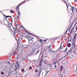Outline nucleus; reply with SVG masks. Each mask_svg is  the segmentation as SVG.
<instances>
[{
	"label": "nucleus",
	"mask_w": 77,
	"mask_h": 77,
	"mask_svg": "<svg viewBox=\"0 0 77 77\" xmlns=\"http://www.w3.org/2000/svg\"><path fill=\"white\" fill-rule=\"evenodd\" d=\"M73 48H70V50H69L68 52L67 53V54H68L69 53L71 52L70 54H69V57H70V58H72V55H71V53L72 52V50Z\"/></svg>",
	"instance_id": "obj_1"
},
{
	"label": "nucleus",
	"mask_w": 77,
	"mask_h": 77,
	"mask_svg": "<svg viewBox=\"0 0 77 77\" xmlns=\"http://www.w3.org/2000/svg\"><path fill=\"white\" fill-rule=\"evenodd\" d=\"M16 70H16V69H15L14 70V69H13V68H11L9 71V73L11 74V73H12V72H14V71H16V72L17 73V72L16 71Z\"/></svg>",
	"instance_id": "obj_2"
},
{
	"label": "nucleus",
	"mask_w": 77,
	"mask_h": 77,
	"mask_svg": "<svg viewBox=\"0 0 77 77\" xmlns=\"http://www.w3.org/2000/svg\"><path fill=\"white\" fill-rule=\"evenodd\" d=\"M26 2L25 1H23L22 2V3H20V4L19 5L17 6L16 8V9L17 11H18V9H19V7L20 5H23V3H24Z\"/></svg>",
	"instance_id": "obj_3"
},
{
	"label": "nucleus",
	"mask_w": 77,
	"mask_h": 77,
	"mask_svg": "<svg viewBox=\"0 0 77 77\" xmlns=\"http://www.w3.org/2000/svg\"><path fill=\"white\" fill-rule=\"evenodd\" d=\"M33 45H34L35 47L36 48L38 49H39V46H38V45H37V43L36 42H34L33 44Z\"/></svg>",
	"instance_id": "obj_4"
},
{
	"label": "nucleus",
	"mask_w": 77,
	"mask_h": 77,
	"mask_svg": "<svg viewBox=\"0 0 77 77\" xmlns=\"http://www.w3.org/2000/svg\"><path fill=\"white\" fill-rule=\"evenodd\" d=\"M35 51L34 50H33L32 52L30 54V56H34V54L35 53Z\"/></svg>",
	"instance_id": "obj_5"
},
{
	"label": "nucleus",
	"mask_w": 77,
	"mask_h": 77,
	"mask_svg": "<svg viewBox=\"0 0 77 77\" xmlns=\"http://www.w3.org/2000/svg\"><path fill=\"white\" fill-rule=\"evenodd\" d=\"M21 27H22V28H23V29H24V30H25V32H27V33H28V34H31V35H33V34H32L31 33H30V32H29L28 31H26V29H25V28H24V27H23V26H21Z\"/></svg>",
	"instance_id": "obj_6"
},
{
	"label": "nucleus",
	"mask_w": 77,
	"mask_h": 77,
	"mask_svg": "<svg viewBox=\"0 0 77 77\" xmlns=\"http://www.w3.org/2000/svg\"><path fill=\"white\" fill-rule=\"evenodd\" d=\"M76 37H77V36H76V34H75V35L74 36V38L73 39V41L72 42H75V39Z\"/></svg>",
	"instance_id": "obj_7"
},
{
	"label": "nucleus",
	"mask_w": 77,
	"mask_h": 77,
	"mask_svg": "<svg viewBox=\"0 0 77 77\" xmlns=\"http://www.w3.org/2000/svg\"><path fill=\"white\" fill-rule=\"evenodd\" d=\"M16 65L17 66V64ZM17 65L16 66V69H18V68H19V66H20V64H18V62H17Z\"/></svg>",
	"instance_id": "obj_8"
},
{
	"label": "nucleus",
	"mask_w": 77,
	"mask_h": 77,
	"mask_svg": "<svg viewBox=\"0 0 77 77\" xmlns=\"http://www.w3.org/2000/svg\"><path fill=\"white\" fill-rule=\"evenodd\" d=\"M42 61H40L38 66H42Z\"/></svg>",
	"instance_id": "obj_9"
},
{
	"label": "nucleus",
	"mask_w": 77,
	"mask_h": 77,
	"mask_svg": "<svg viewBox=\"0 0 77 77\" xmlns=\"http://www.w3.org/2000/svg\"><path fill=\"white\" fill-rule=\"evenodd\" d=\"M42 70H39V71L38 74H39V76H38V77H39V76H40V75L41 74V72H42Z\"/></svg>",
	"instance_id": "obj_10"
},
{
	"label": "nucleus",
	"mask_w": 77,
	"mask_h": 77,
	"mask_svg": "<svg viewBox=\"0 0 77 77\" xmlns=\"http://www.w3.org/2000/svg\"><path fill=\"white\" fill-rule=\"evenodd\" d=\"M17 30V29L16 28L15 29H14V36H15V33H16V32H17V31H16V30Z\"/></svg>",
	"instance_id": "obj_11"
},
{
	"label": "nucleus",
	"mask_w": 77,
	"mask_h": 77,
	"mask_svg": "<svg viewBox=\"0 0 77 77\" xmlns=\"http://www.w3.org/2000/svg\"><path fill=\"white\" fill-rule=\"evenodd\" d=\"M71 8H71L70 9H71V10H72V11L74 12V10H75V8H74V7L72 6H71Z\"/></svg>",
	"instance_id": "obj_12"
},
{
	"label": "nucleus",
	"mask_w": 77,
	"mask_h": 77,
	"mask_svg": "<svg viewBox=\"0 0 77 77\" xmlns=\"http://www.w3.org/2000/svg\"><path fill=\"white\" fill-rule=\"evenodd\" d=\"M71 45L69 43L67 44V47H70Z\"/></svg>",
	"instance_id": "obj_13"
},
{
	"label": "nucleus",
	"mask_w": 77,
	"mask_h": 77,
	"mask_svg": "<svg viewBox=\"0 0 77 77\" xmlns=\"http://www.w3.org/2000/svg\"><path fill=\"white\" fill-rule=\"evenodd\" d=\"M71 27H70V29H68V30H69V31L70 32V35H71V33H72V31L70 32V30H71Z\"/></svg>",
	"instance_id": "obj_14"
},
{
	"label": "nucleus",
	"mask_w": 77,
	"mask_h": 77,
	"mask_svg": "<svg viewBox=\"0 0 77 77\" xmlns=\"http://www.w3.org/2000/svg\"><path fill=\"white\" fill-rule=\"evenodd\" d=\"M46 48H48V50H50V46H46Z\"/></svg>",
	"instance_id": "obj_15"
},
{
	"label": "nucleus",
	"mask_w": 77,
	"mask_h": 77,
	"mask_svg": "<svg viewBox=\"0 0 77 77\" xmlns=\"http://www.w3.org/2000/svg\"><path fill=\"white\" fill-rule=\"evenodd\" d=\"M39 50H38V51L36 52V53L34 54V55H36V54H38V53H39Z\"/></svg>",
	"instance_id": "obj_16"
},
{
	"label": "nucleus",
	"mask_w": 77,
	"mask_h": 77,
	"mask_svg": "<svg viewBox=\"0 0 77 77\" xmlns=\"http://www.w3.org/2000/svg\"><path fill=\"white\" fill-rule=\"evenodd\" d=\"M77 50H76L75 49L74 51H73V53H74L76 54H77Z\"/></svg>",
	"instance_id": "obj_17"
},
{
	"label": "nucleus",
	"mask_w": 77,
	"mask_h": 77,
	"mask_svg": "<svg viewBox=\"0 0 77 77\" xmlns=\"http://www.w3.org/2000/svg\"><path fill=\"white\" fill-rule=\"evenodd\" d=\"M63 69V66H60V71H62V69Z\"/></svg>",
	"instance_id": "obj_18"
},
{
	"label": "nucleus",
	"mask_w": 77,
	"mask_h": 77,
	"mask_svg": "<svg viewBox=\"0 0 77 77\" xmlns=\"http://www.w3.org/2000/svg\"><path fill=\"white\" fill-rule=\"evenodd\" d=\"M61 48H62V43H61V44L60 47L58 49V50H59V49H61Z\"/></svg>",
	"instance_id": "obj_19"
},
{
	"label": "nucleus",
	"mask_w": 77,
	"mask_h": 77,
	"mask_svg": "<svg viewBox=\"0 0 77 77\" xmlns=\"http://www.w3.org/2000/svg\"><path fill=\"white\" fill-rule=\"evenodd\" d=\"M5 17L6 18H8V17H11H11L9 16H5Z\"/></svg>",
	"instance_id": "obj_20"
},
{
	"label": "nucleus",
	"mask_w": 77,
	"mask_h": 77,
	"mask_svg": "<svg viewBox=\"0 0 77 77\" xmlns=\"http://www.w3.org/2000/svg\"><path fill=\"white\" fill-rule=\"evenodd\" d=\"M52 51V50L50 49L49 50V52H51V53Z\"/></svg>",
	"instance_id": "obj_21"
},
{
	"label": "nucleus",
	"mask_w": 77,
	"mask_h": 77,
	"mask_svg": "<svg viewBox=\"0 0 77 77\" xmlns=\"http://www.w3.org/2000/svg\"><path fill=\"white\" fill-rule=\"evenodd\" d=\"M54 64L55 65V67L56 68V63L54 62Z\"/></svg>",
	"instance_id": "obj_22"
},
{
	"label": "nucleus",
	"mask_w": 77,
	"mask_h": 77,
	"mask_svg": "<svg viewBox=\"0 0 77 77\" xmlns=\"http://www.w3.org/2000/svg\"><path fill=\"white\" fill-rule=\"evenodd\" d=\"M58 77H63V75H60Z\"/></svg>",
	"instance_id": "obj_23"
},
{
	"label": "nucleus",
	"mask_w": 77,
	"mask_h": 77,
	"mask_svg": "<svg viewBox=\"0 0 77 77\" xmlns=\"http://www.w3.org/2000/svg\"><path fill=\"white\" fill-rule=\"evenodd\" d=\"M21 71H22V72H24V71H25V70H24V69H23Z\"/></svg>",
	"instance_id": "obj_24"
},
{
	"label": "nucleus",
	"mask_w": 77,
	"mask_h": 77,
	"mask_svg": "<svg viewBox=\"0 0 77 77\" xmlns=\"http://www.w3.org/2000/svg\"><path fill=\"white\" fill-rule=\"evenodd\" d=\"M1 74L2 75H3V74H4V72H2V71H1Z\"/></svg>",
	"instance_id": "obj_25"
},
{
	"label": "nucleus",
	"mask_w": 77,
	"mask_h": 77,
	"mask_svg": "<svg viewBox=\"0 0 77 77\" xmlns=\"http://www.w3.org/2000/svg\"><path fill=\"white\" fill-rule=\"evenodd\" d=\"M54 52H55V51H52V52H51V53H54Z\"/></svg>",
	"instance_id": "obj_26"
},
{
	"label": "nucleus",
	"mask_w": 77,
	"mask_h": 77,
	"mask_svg": "<svg viewBox=\"0 0 77 77\" xmlns=\"http://www.w3.org/2000/svg\"><path fill=\"white\" fill-rule=\"evenodd\" d=\"M49 71H48V72H47L46 73V75H45V76L44 77H45V76H46V75H47V74H48V73L49 72Z\"/></svg>",
	"instance_id": "obj_27"
},
{
	"label": "nucleus",
	"mask_w": 77,
	"mask_h": 77,
	"mask_svg": "<svg viewBox=\"0 0 77 77\" xmlns=\"http://www.w3.org/2000/svg\"><path fill=\"white\" fill-rule=\"evenodd\" d=\"M40 40V41H39V42H42V40H41V38H39Z\"/></svg>",
	"instance_id": "obj_28"
},
{
	"label": "nucleus",
	"mask_w": 77,
	"mask_h": 77,
	"mask_svg": "<svg viewBox=\"0 0 77 77\" xmlns=\"http://www.w3.org/2000/svg\"><path fill=\"white\" fill-rule=\"evenodd\" d=\"M38 69H36L35 71V72H38Z\"/></svg>",
	"instance_id": "obj_29"
},
{
	"label": "nucleus",
	"mask_w": 77,
	"mask_h": 77,
	"mask_svg": "<svg viewBox=\"0 0 77 77\" xmlns=\"http://www.w3.org/2000/svg\"><path fill=\"white\" fill-rule=\"evenodd\" d=\"M71 26H72V25H73V24H74V22H72V23H71Z\"/></svg>",
	"instance_id": "obj_30"
},
{
	"label": "nucleus",
	"mask_w": 77,
	"mask_h": 77,
	"mask_svg": "<svg viewBox=\"0 0 77 77\" xmlns=\"http://www.w3.org/2000/svg\"><path fill=\"white\" fill-rule=\"evenodd\" d=\"M10 12H11V13H14V11H13L12 10L10 11Z\"/></svg>",
	"instance_id": "obj_31"
},
{
	"label": "nucleus",
	"mask_w": 77,
	"mask_h": 77,
	"mask_svg": "<svg viewBox=\"0 0 77 77\" xmlns=\"http://www.w3.org/2000/svg\"><path fill=\"white\" fill-rule=\"evenodd\" d=\"M75 11H76V12L77 13V9H76V8H75Z\"/></svg>",
	"instance_id": "obj_32"
},
{
	"label": "nucleus",
	"mask_w": 77,
	"mask_h": 77,
	"mask_svg": "<svg viewBox=\"0 0 77 77\" xmlns=\"http://www.w3.org/2000/svg\"><path fill=\"white\" fill-rule=\"evenodd\" d=\"M29 69H32V67L30 66L29 67Z\"/></svg>",
	"instance_id": "obj_33"
},
{
	"label": "nucleus",
	"mask_w": 77,
	"mask_h": 77,
	"mask_svg": "<svg viewBox=\"0 0 77 77\" xmlns=\"http://www.w3.org/2000/svg\"><path fill=\"white\" fill-rule=\"evenodd\" d=\"M18 16H19V15H20V12H18Z\"/></svg>",
	"instance_id": "obj_34"
},
{
	"label": "nucleus",
	"mask_w": 77,
	"mask_h": 77,
	"mask_svg": "<svg viewBox=\"0 0 77 77\" xmlns=\"http://www.w3.org/2000/svg\"><path fill=\"white\" fill-rule=\"evenodd\" d=\"M71 34H70V35L69 36V37H68V42L69 41H68V39H69V36H70V35H71Z\"/></svg>",
	"instance_id": "obj_35"
},
{
	"label": "nucleus",
	"mask_w": 77,
	"mask_h": 77,
	"mask_svg": "<svg viewBox=\"0 0 77 77\" xmlns=\"http://www.w3.org/2000/svg\"><path fill=\"white\" fill-rule=\"evenodd\" d=\"M5 18V20H6V21H7V18L4 17V18Z\"/></svg>",
	"instance_id": "obj_36"
},
{
	"label": "nucleus",
	"mask_w": 77,
	"mask_h": 77,
	"mask_svg": "<svg viewBox=\"0 0 77 77\" xmlns=\"http://www.w3.org/2000/svg\"><path fill=\"white\" fill-rule=\"evenodd\" d=\"M16 26L17 27V26H18V23H16Z\"/></svg>",
	"instance_id": "obj_37"
},
{
	"label": "nucleus",
	"mask_w": 77,
	"mask_h": 77,
	"mask_svg": "<svg viewBox=\"0 0 77 77\" xmlns=\"http://www.w3.org/2000/svg\"><path fill=\"white\" fill-rule=\"evenodd\" d=\"M60 60H59L58 61H57V62H60Z\"/></svg>",
	"instance_id": "obj_38"
},
{
	"label": "nucleus",
	"mask_w": 77,
	"mask_h": 77,
	"mask_svg": "<svg viewBox=\"0 0 77 77\" xmlns=\"http://www.w3.org/2000/svg\"><path fill=\"white\" fill-rule=\"evenodd\" d=\"M10 30H12V32H14L13 31H12V29H11V28L10 29Z\"/></svg>",
	"instance_id": "obj_39"
},
{
	"label": "nucleus",
	"mask_w": 77,
	"mask_h": 77,
	"mask_svg": "<svg viewBox=\"0 0 77 77\" xmlns=\"http://www.w3.org/2000/svg\"><path fill=\"white\" fill-rule=\"evenodd\" d=\"M2 14H3V15H4V16H5H5H6V15H5L4 14H3V13H2Z\"/></svg>",
	"instance_id": "obj_40"
},
{
	"label": "nucleus",
	"mask_w": 77,
	"mask_h": 77,
	"mask_svg": "<svg viewBox=\"0 0 77 77\" xmlns=\"http://www.w3.org/2000/svg\"><path fill=\"white\" fill-rule=\"evenodd\" d=\"M67 48H66V49L65 50V51H66V50H67Z\"/></svg>",
	"instance_id": "obj_41"
},
{
	"label": "nucleus",
	"mask_w": 77,
	"mask_h": 77,
	"mask_svg": "<svg viewBox=\"0 0 77 77\" xmlns=\"http://www.w3.org/2000/svg\"><path fill=\"white\" fill-rule=\"evenodd\" d=\"M67 55H68V54H66V56H65L64 57V58L65 57H66V56H67Z\"/></svg>",
	"instance_id": "obj_42"
},
{
	"label": "nucleus",
	"mask_w": 77,
	"mask_h": 77,
	"mask_svg": "<svg viewBox=\"0 0 77 77\" xmlns=\"http://www.w3.org/2000/svg\"><path fill=\"white\" fill-rule=\"evenodd\" d=\"M66 33H67V32H65V35H66Z\"/></svg>",
	"instance_id": "obj_43"
},
{
	"label": "nucleus",
	"mask_w": 77,
	"mask_h": 77,
	"mask_svg": "<svg viewBox=\"0 0 77 77\" xmlns=\"http://www.w3.org/2000/svg\"><path fill=\"white\" fill-rule=\"evenodd\" d=\"M17 17L18 18V19L19 20V16H18V15Z\"/></svg>",
	"instance_id": "obj_44"
},
{
	"label": "nucleus",
	"mask_w": 77,
	"mask_h": 77,
	"mask_svg": "<svg viewBox=\"0 0 77 77\" xmlns=\"http://www.w3.org/2000/svg\"><path fill=\"white\" fill-rule=\"evenodd\" d=\"M15 24H17V22H15Z\"/></svg>",
	"instance_id": "obj_45"
},
{
	"label": "nucleus",
	"mask_w": 77,
	"mask_h": 77,
	"mask_svg": "<svg viewBox=\"0 0 77 77\" xmlns=\"http://www.w3.org/2000/svg\"><path fill=\"white\" fill-rule=\"evenodd\" d=\"M4 77H8V76L6 75Z\"/></svg>",
	"instance_id": "obj_46"
},
{
	"label": "nucleus",
	"mask_w": 77,
	"mask_h": 77,
	"mask_svg": "<svg viewBox=\"0 0 77 77\" xmlns=\"http://www.w3.org/2000/svg\"><path fill=\"white\" fill-rule=\"evenodd\" d=\"M23 60H25V58H23Z\"/></svg>",
	"instance_id": "obj_47"
},
{
	"label": "nucleus",
	"mask_w": 77,
	"mask_h": 77,
	"mask_svg": "<svg viewBox=\"0 0 77 77\" xmlns=\"http://www.w3.org/2000/svg\"><path fill=\"white\" fill-rule=\"evenodd\" d=\"M27 39H28L29 41V37H27Z\"/></svg>",
	"instance_id": "obj_48"
},
{
	"label": "nucleus",
	"mask_w": 77,
	"mask_h": 77,
	"mask_svg": "<svg viewBox=\"0 0 77 77\" xmlns=\"http://www.w3.org/2000/svg\"><path fill=\"white\" fill-rule=\"evenodd\" d=\"M40 61H42H42H43V60H42Z\"/></svg>",
	"instance_id": "obj_49"
},
{
	"label": "nucleus",
	"mask_w": 77,
	"mask_h": 77,
	"mask_svg": "<svg viewBox=\"0 0 77 77\" xmlns=\"http://www.w3.org/2000/svg\"><path fill=\"white\" fill-rule=\"evenodd\" d=\"M40 68V69H41V66H39Z\"/></svg>",
	"instance_id": "obj_50"
},
{
	"label": "nucleus",
	"mask_w": 77,
	"mask_h": 77,
	"mask_svg": "<svg viewBox=\"0 0 77 77\" xmlns=\"http://www.w3.org/2000/svg\"><path fill=\"white\" fill-rule=\"evenodd\" d=\"M27 68L26 69V71H25V72L27 71Z\"/></svg>",
	"instance_id": "obj_51"
},
{
	"label": "nucleus",
	"mask_w": 77,
	"mask_h": 77,
	"mask_svg": "<svg viewBox=\"0 0 77 77\" xmlns=\"http://www.w3.org/2000/svg\"><path fill=\"white\" fill-rule=\"evenodd\" d=\"M28 38H31V36H28Z\"/></svg>",
	"instance_id": "obj_52"
},
{
	"label": "nucleus",
	"mask_w": 77,
	"mask_h": 77,
	"mask_svg": "<svg viewBox=\"0 0 77 77\" xmlns=\"http://www.w3.org/2000/svg\"><path fill=\"white\" fill-rule=\"evenodd\" d=\"M45 57H47V56H45Z\"/></svg>",
	"instance_id": "obj_53"
},
{
	"label": "nucleus",
	"mask_w": 77,
	"mask_h": 77,
	"mask_svg": "<svg viewBox=\"0 0 77 77\" xmlns=\"http://www.w3.org/2000/svg\"><path fill=\"white\" fill-rule=\"evenodd\" d=\"M72 31H73V29H72L71 31L72 32Z\"/></svg>",
	"instance_id": "obj_54"
},
{
	"label": "nucleus",
	"mask_w": 77,
	"mask_h": 77,
	"mask_svg": "<svg viewBox=\"0 0 77 77\" xmlns=\"http://www.w3.org/2000/svg\"><path fill=\"white\" fill-rule=\"evenodd\" d=\"M14 55H15V52H14Z\"/></svg>",
	"instance_id": "obj_55"
},
{
	"label": "nucleus",
	"mask_w": 77,
	"mask_h": 77,
	"mask_svg": "<svg viewBox=\"0 0 77 77\" xmlns=\"http://www.w3.org/2000/svg\"><path fill=\"white\" fill-rule=\"evenodd\" d=\"M19 57V56H17V58H18V57Z\"/></svg>",
	"instance_id": "obj_56"
},
{
	"label": "nucleus",
	"mask_w": 77,
	"mask_h": 77,
	"mask_svg": "<svg viewBox=\"0 0 77 77\" xmlns=\"http://www.w3.org/2000/svg\"><path fill=\"white\" fill-rule=\"evenodd\" d=\"M75 1L77 2V0H75Z\"/></svg>",
	"instance_id": "obj_57"
},
{
	"label": "nucleus",
	"mask_w": 77,
	"mask_h": 77,
	"mask_svg": "<svg viewBox=\"0 0 77 77\" xmlns=\"http://www.w3.org/2000/svg\"><path fill=\"white\" fill-rule=\"evenodd\" d=\"M75 29H76V30H77V29L76 27Z\"/></svg>",
	"instance_id": "obj_58"
},
{
	"label": "nucleus",
	"mask_w": 77,
	"mask_h": 77,
	"mask_svg": "<svg viewBox=\"0 0 77 77\" xmlns=\"http://www.w3.org/2000/svg\"><path fill=\"white\" fill-rule=\"evenodd\" d=\"M45 63H46V64H47V63H46L45 62Z\"/></svg>",
	"instance_id": "obj_59"
},
{
	"label": "nucleus",
	"mask_w": 77,
	"mask_h": 77,
	"mask_svg": "<svg viewBox=\"0 0 77 77\" xmlns=\"http://www.w3.org/2000/svg\"><path fill=\"white\" fill-rule=\"evenodd\" d=\"M67 31H68V30H67L66 31V32H67Z\"/></svg>",
	"instance_id": "obj_60"
},
{
	"label": "nucleus",
	"mask_w": 77,
	"mask_h": 77,
	"mask_svg": "<svg viewBox=\"0 0 77 77\" xmlns=\"http://www.w3.org/2000/svg\"><path fill=\"white\" fill-rule=\"evenodd\" d=\"M71 41V40H70V41Z\"/></svg>",
	"instance_id": "obj_61"
},
{
	"label": "nucleus",
	"mask_w": 77,
	"mask_h": 77,
	"mask_svg": "<svg viewBox=\"0 0 77 77\" xmlns=\"http://www.w3.org/2000/svg\"><path fill=\"white\" fill-rule=\"evenodd\" d=\"M63 47H62L61 48V49H63Z\"/></svg>",
	"instance_id": "obj_62"
},
{
	"label": "nucleus",
	"mask_w": 77,
	"mask_h": 77,
	"mask_svg": "<svg viewBox=\"0 0 77 77\" xmlns=\"http://www.w3.org/2000/svg\"><path fill=\"white\" fill-rule=\"evenodd\" d=\"M75 34H76V35H77V33Z\"/></svg>",
	"instance_id": "obj_63"
},
{
	"label": "nucleus",
	"mask_w": 77,
	"mask_h": 77,
	"mask_svg": "<svg viewBox=\"0 0 77 77\" xmlns=\"http://www.w3.org/2000/svg\"><path fill=\"white\" fill-rule=\"evenodd\" d=\"M59 54H60L59 53L58 54V55H59Z\"/></svg>",
	"instance_id": "obj_64"
}]
</instances>
